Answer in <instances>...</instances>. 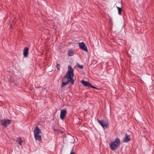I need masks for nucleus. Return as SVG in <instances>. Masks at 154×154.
Listing matches in <instances>:
<instances>
[{"mask_svg":"<svg viewBox=\"0 0 154 154\" xmlns=\"http://www.w3.org/2000/svg\"><path fill=\"white\" fill-rule=\"evenodd\" d=\"M81 83L85 86L90 87L96 89V87L93 86L90 83L84 80H82L81 81Z\"/></svg>","mask_w":154,"mask_h":154,"instance_id":"4","label":"nucleus"},{"mask_svg":"<svg viewBox=\"0 0 154 154\" xmlns=\"http://www.w3.org/2000/svg\"><path fill=\"white\" fill-rule=\"evenodd\" d=\"M70 75L69 78L70 80H69V82H71V84H73L74 83V80L72 79L73 75V70L72 68V66L71 69V73H70Z\"/></svg>","mask_w":154,"mask_h":154,"instance_id":"8","label":"nucleus"},{"mask_svg":"<svg viewBox=\"0 0 154 154\" xmlns=\"http://www.w3.org/2000/svg\"><path fill=\"white\" fill-rule=\"evenodd\" d=\"M67 111L66 109H63L61 110L60 117L61 119L63 120L66 115Z\"/></svg>","mask_w":154,"mask_h":154,"instance_id":"6","label":"nucleus"},{"mask_svg":"<svg viewBox=\"0 0 154 154\" xmlns=\"http://www.w3.org/2000/svg\"><path fill=\"white\" fill-rule=\"evenodd\" d=\"M77 66L78 67L81 69H82L83 68V66L82 65H80L79 64V63H77Z\"/></svg>","mask_w":154,"mask_h":154,"instance_id":"16","label":"nucleus"},{"mask_svg":"<svg viewBox=\"0 0 154 154\" xmlns=\"http://www.w3.org/2000/svg\"><path fill=\"white\" fill-rule=\"evenodd\" d=\"M70 154H75V153L74 152H71V153H70Z\"/></svg>","mask_w":154,"mask_h":154,"instance_id":"18","label":"nucleus"},{"mask_svg":"<svg viewBox=\"0 0 154 154\" xmlns=\"http://www.w3.org/2000/svg\"><path fill=\"white\" fill-rule=\"evenodd\" d=\"M35 139L36 140H38L40 141L42 140L41 136L39 135V134H37L36 136H34Z\"/></svg>","mask_w":154,"mask_h":154,"instance_id":"13","label":"nucleus"},{"mask_svg":"<svg viewBox=\"0 0 154 154\" xmlns=\"http://www.w3.org/2000/svg\"><path fill=\"white\" fill-rule=\"evenodd\" d=\"M120 140L119 138H117L109 144V147L112 150H115L116 149L120 146Z\"/></svg>","mask_w":154,"mask_h":154,"instance_id":"2","label":"nucleus"},{"mask_svg":"<svg viewBox=\"0 0 154 154\" xmlns=\"http://www.w3.org/2000/svg\"><path fill=\"white\" fill-rule=\"evenodd\" d=\"M41 132L40 129L38 126H36L34 130V135L36 136V135L39 134Z\"/></svg>","mask_w":154,"mask_h":154,"instance_id":"11","label":"nucleus"},{"mask_svg":"<svg viewBox=\"0 0 154 154\" xmlns=\"http://www.w3.org/2000/svg\"><path fill=\"white\" fill-rule=\"evenodd\" d=\"M75 53V50L74 49L71 48L68 50V54L69 56H73Z\"/></svg>","mask_w":154,"mask_h":154,"instance_id":"10","label":"nucleus"},{"mask_svg":"<svg viewBox=\"0 0 154 154\" xmlns=\"http://www.w3.org/2000/svg\"><path fill=\"white\" fill-rule=\"evenodd\" d=\"M71 66H68V71L66 75L62 79V83L61 85L62 87H64L70 82V74L71 73Z\"/></svg>","mask_w":154,"mask_h":154,"instance_id":"1","label":"nucleus"},{"mask_svg":"<svg viewBox=\"0 0 154 154\" xmlns=\"http://www.w3.org/2000/svg\"><path fill=\"white\" fill-rule=\"evenodd\" d=\"M131 140L130 136L128 134H125V136L122 140V141L124 143H127L129 142Z\"/></svg>","mask_w":154,"mask_h":154,"instance_id":"9","label":"nucleus"},{"mask_svg":"<svg viewBox=\"0 0 154 154\" xmlns=\"http://www.w3.org/2000/svg\"><path fill=\"white\" fill-rule=\"evenodd\" d=\"M28 50L29 48L27 47L24 48L23 51V54L25 57H26L28 56Z\"/></svg>","mask_w":154,"mask_h":154,"instance_id":"12","label":"nucleus"},{"mask_svg":"<svg viewBox=\"0 0 154 154\" xmlns=\"http://www.w3.org/2000/svg\"><path fill=\"white\" fill-rule=\"evenodd\" d=\"M56 67L58 69V71H60V65L59 64H58V63H57V65H56Z\"/></svg>","mask_w":154,"mask_h":154,"instance_id":"17","label":"nucleus"},{"mask_svg":"<svg viewBox=\"0 0 154 154\" xmlns=\"http://www.w3.org/2000/svg\"><path fill=\"white\" fill-rule=\"evenodd\" d=\"M117 9L118 10V14L119 15H121V12L122 11V9L121 8L119 7H117Z\"/></svg>","mask_w":154,"mask_h":154,"instance_id":"15","label":"nucleus"},{"mask_svg":"<svg viewBox=\"0 0 154 154\" xmlns=\"http://www.w3.org/2000/svg\"><path fill=\"white\" fill-rule=\"evenodd\" d=\"M22 140L20 137H18L17 138V140H16L17 142L20 145H21L22 144Z\"/></svg>","mask_w":154,"mask_h":154,"instance_id":"14","label":"nucleus"},{"mask_svg":"<svg viewBox=\"0 0 154 154\" xmlns=\"http://www.w3.org/2000/svg\"><path fill=\"white\" fill-rule=\"evenodd\" d=\"M97 122L99 124L102 126L104 128H106L108 127V124L107 122L103 120L97 119Z\"/></svg>","mask_w":154,"mask_h":154,"instance_id":"3","label":"nucleus"},{"mask_svg":"<svg viewBox=\"0 0 154 154\" xmlns=\"http://www.w3.org/2000/svg\"><path fill=\"white\" fill-rule=\"evenodd\" d=\"M10 120L7 119L6 120H2L1 122V124L4 127H6L10 123Z\"/></svg>","mask_w":154,"mask_h":154,"instance_id":"7","label":"nucleus"},{"mask_svg":"<svg viewBox=\"0 0 154 154\" xmlns=\"http://www.w3.org/2000/svg\"><path fill=\"white\" fill-rule=\"evenodd\" d=\"M79 45L80 49L85 51V52H87L88 49L87 47L84 42H82L79 43Z\"/></svg>","mask_w":154,"mask_h":154,"instance_id":"5","label":"nucleus"}]
</instances>
